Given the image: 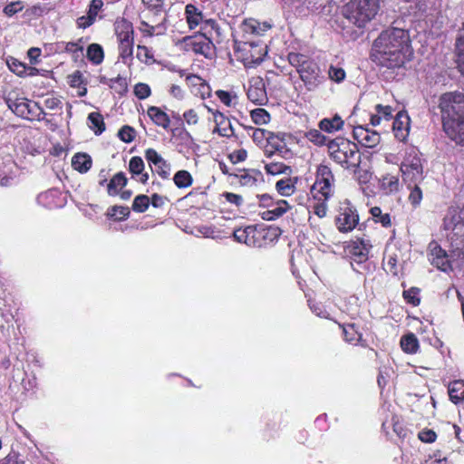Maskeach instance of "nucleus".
Returning <instances> with one entry per match:
<instances>
[{
	"label": "nucleus",
	"instance_id": "nucleus-47",
	"mask_svg": "<svg viewBox=\"0 0 464 464\" xmlns=\"http://www.w3.org/2000/svg\"><path fill=\"white\" fill-rule=\"evenodd\" d=\"M345 340L351 343H357L362 337L354 324H347L343 326Z\"/></svg>",
	"mask_w": 464,
	"mask_h": 464
},
{
	"label": "nucleus",
	"instance_id": "nucleus-55",
	"mask_svg": "<svg viewBox=\"0 0 464 464\" xmlns=\"http://www.w3.org/2000/svg\"><path fill=\"white\" fill-rule=\"evenodd\" d=\"M136 56L141 63H151L154 61L150 50L143 45H138Z\"/></svg>",
	"mask_w": 464,
	"mask_h": 464
},
{
	"label": "nucleus",
	"instance_id": "nucleus-15",
	"mask_svg": "<svg viewBox=\"0 0 464 464\" xmlns=\"http://www.w3.org/2000/svg\"><path fill=\"white\" fill-rule=\"evenodd\" d=\"M271 197L268 195H262L260 202L263 206L269 208L266 211H264L262 218L265 220H274L281 217L288 209V204L285 200H279L276 204L270 203Z\"/></svg>",
	"mask_w": 464,
	"mask_h": 464
},
{
	"label": "nucleus",
	"instance_id": "nucleus-56",
	"mask_svg": "<svg viewBox=\"0 0 464 464\" xmlns=\"http://www.w3.org/2000/svg\"><path fill=\"white\" fill-rule=\"evenodd\" d=\"M134 94L140 100H144L150 96L151 90L147 83L139 82L134 86Z\"/></svg>",
	"mask_w": 464,
	"mask_h": 464
},
{
	"label": "nucleus",
	"instance_id": "nucleus-35",
	"mask_svg": "<svg viewBox=\"0 0 464 464\" xmlns=\"http://www.w3.org/2000/svg\"><path fill=\"white\" fill-rule=\"evenodd\" d=\"M86 56L93 64H101L104 59V52L102 45L98 44H90L87 48Z\"/></svg>",
	"mask_w": 464,
	"mask_h": 464
},
{
	"label": "nucleus",
	"instance_id": "nucleus-34",
	"mask_svg": "<svg viewBox=\"0 0 464 464\" xmlns=\"http://www.w3.org/2000/svg\"><path fill=\"white\" fill-rule=\"evenodd\" d=\"M87 120L90 129L92 130L96 135H100L105 130V123L101 113L96 111L91 112Z\"/></svg>",
	"mask_w": 464,
	"mask_h": 464
},
{
	"label": "nucleus",
	"instance_id": "nucleus-7",
	"mask_svg": "<svg viewBox=\"0 0 464 464\" xmlns=\"http://www.w3.org/2000/svg\"><path fill=\"white\" fill-rule=\"evenodd\" d=\"M334 175L326 165H319L316 170V179L311 193L315 200L327 201L334 193Z\"/></svg>",
	"mask_w": 464,
	"mask_h": 464
},
{
	"label": "nucleus",
	"instance_id": "nucleus-33",
	"mask_svg": "<svg viewBox=\"0 0 464 464\" xmlns=\"http://www.w3.org/2000/svg\"><path fill=\"white\" fill-rule=\"evenodd\" d=\"M343 121L338 115H335L332 119H328V118L323 119L319 122L320 130L323 131L328 132V133H333L334 131H337V130H341L343 128Z\"/></svg>",
	"mask_w": 464,
	"mask_h": 464
},
{
	"label": "nucleus",
	"instance_id": "nucleus-58",
	"mask_svg": "<svg viewBox=\"0 0 464 464\" xmlns=\"http://www.w3.org/2000/svg\"><path fill=\"white\" fill-rule=\"evenodd\" d=\"M118 136L123 142L130 143L135 138V130L132 127L125 125L119 130Z\"/></svg>",
	"mask_w": 464,
	"mask_h": 464
},
{
	"label": "nucleus",
	"instance_id": "nucleus-2",
	"mask_svg": "<svg viewBox=\"0 0 464 464\" xmlns=\"http://www.w3.org/2000/svg\"><path fill=\"white\" fill-rule=\"evenodd\" d=\"M443 129L455 142L464 144V94L446 92L440 98Z\"/></svg>",
	"mask_w": 464,
	"mask_h": 464
},
{
	"label": "nucleus",
	"instance_id": "nucleus-22",
	"mask_svg": "<svg viewBox=\"0 0 464 464\" xmlns=\"http://www.w3.org/2000/svg\"><path fill=\"white\" fill-rule=\"evenodd\" d=\"M372 246L368 239H357L351 245V256L353 262L362 264L368 259Z\"/></svg>",
	"mask_w": 464,
	"mask_h": 464
},
{
	"label": "nucleus",
	"instance_id": "nucleus-53",
	"mask_svg": "<svg viewBox=\"0 0 464 464\" xmlns=\"http://www.w3.org/2000/svg\"><path fill=\"white\" fill-rule=\"evenodd\" d=\"M108 215L115 219L121 220L129 217L130 209L127 207L114 206L109 210Z\"/></svg>",
	"mask_w": 464,
	"mask_h": 464
},
{
	"label": "nucleus",
	"instance_id": "nucleus-24",
	"mask_svg": "<svg viewBox=\"0 0 464 464\" xmlns=\"http://www.w3.org/2000/svg\"><path fill=\"white\" fill-rule=\"evenodd\" d=\"M246 94L248 100L256 104L262 105L266 101V93L261 80H256L250 83Z\"/></svg>",
	"mask_w": 464,
	"mask_h": 464
},
{
	"label": "nucleus",
	"instance_id": "nucleus-30",
	"mask_svg": "<svg viewBox=\"0 0 464 464\" xmlns=\"http://www.w3.org/2000/svg\"><path fill=\"white\" fill-rule=\"evenodd\" d=\"M92 164L90 155L87 153H76L72 159V168L80 173L87 172Z\"/></svg>",
	"mask_w": 464,
	"mask_h": 464
},
{
	"label": "nucleus",
	"instance_id": "nucleus-44",
	"mask_svg": "<svg viewBox=\"0 0 464 464\" xmlns=\"http://www.w3.org/2000/svg\"><path fill=\"white\" fill-rule=\"evenodd\" d=\"M216 95L227 107H235L238 102V97L234 92L218 90Z\"/></svg>",
	"mask_w": 464,
	"mask_h": 464
},
{
	"label": "nucleus",
	"instance_id": "nucleus-43",
	"mask_svg": "<svg viewBox=\"0 0 464 464\" xmlns=\"http://www.w3.org/2000/svg\"><path fill=\"white\" fill-rule=\"evenodd\" d=\"M370 213L375 222L381 223L384 227H391L392 220L389 213H382L379 207L372 208Z\"/></svg>",
	"mask_w": 464,
	"mask_h": 464
},
{
	"label": "nucleus",
	"instance_id": "nucleus-3",
	"mask_svg": "<svg viewBox=\"0 0 464 464\" xmlns=\"http://www.w3.org/2000/svg\"><path fill=\"white\" fill-rule=\"evenodd\" d=\"M331 159L345 169H355L361 163L357 145L349 140L336 138L328 143Z\"/></svg>",
	"mask_w": 464,
	"mask_h": 464
},
{
	"label": "nucleus",
	"instance_id": "nucleus-32",
	"mask_svg": "<svg viewBox=\"0 0 464 464\" xmlns=\"http://www.w3.org/2000/svg\"><path fill=\"white\" fill-rule=\"evenodd\" d=\"M449 396L450 401L457 404L464 400V382L454 381L449 385Z\"/></svg>",
	"mask_w": 464,
	"mask_h": 464
},
{
	"label": "nucleus",
	"instance_id": "nucleus-59",
	"mask_svg": "<svg viewBox=\"0 0 464 464\" xmlns=\"http://www.w3.org/2000/svg\"><path fill=\"white\" fill-rule=\"evenodd\" d=\"M109 85L111 88H114L118 93H123L127 91V81L121 76L111 79Z\"/></svg>",
	"mask_w": 464,
	"mask_h": 464
},
{
	"label": "nucleus",
	"instance_id": "nucleus-17",
	"mask_svg": "<svg viewBox=\"0 0 464 464\" xmlns=\"http://www.w3.org/2000/svg\"><path fill=\"white\" fill-rule=\"evenodd\" d=\"M430 260L438 269L448 272L451 270V265L449 256L437 242H431L429 245Z\"/></svg>",
	"mask_w": 464,
	"mask_h": 464
},
{
	"label": "nucleus",
	"instance_id": "nucleus-63",
	"mask_svg": "<svg viewBox=\"0 0 464 464\" xmlns=\"http://www.w3.org/2000/svg\"><path fill=\"white\" fill-rule=\"evenodd\" d=\"M328 73L330 79L335 82H341L345 78V72L340 67L330 66Z\"/></svg>",
	"mask_w": 464,
	"mask_h": 464
},
{
	"label": "nucleus",
	"instance_id": "nucleus-48",
	"mask_svg": "<svg viewBox=\"0 0 464 464\" xmlns=\"http://www.w3.org/2000/svg\"><path fill=\"white\" fill-rule=\"evenodd\" d=\"M266 173L271 175H278L282 173H290L291 168L282 162H270L265 165Z\"/></svg>",
	"mask_w": 464,
	"mask_h": 464
},
{
	"label": "nucleus",
	"instance_id": "nucleus-1",
	"mask_svg": "<svg viewBox=\"0 0 464 464\" xmlns=\"http://www.w3.org/2000/svg\"><path fill=\"white\" fill-rule=\"evenodd\" d=\"M412 55L409 34L400 28L383 31L374 41L372 57L374 62L387 68H399Z\"/></svg>",
	"mask_w": 464,
	"mask_h": 464
},
{
	"label": "nucleus",
	"instance_id": "nucleus-10",
	"mask_svg": "<svg viewBox=\"0 0 464 464\" xmlns=\"http://www.w3.org/2000/svg\"><path fill=\"white\" fill-rule=\"evenodd\" d=\"M185 16L188 26L190 30L199 27L201 32L210 34V31H217L218 24L213 19H206L199 8L192 4H188L185 7Z\"/></svg>",
	"mask_w": 464,
	"mask_h": 464
},
{
	"label": "nucleus",
	"instance_id": "nucleus-20",
	"mask_svg": "<svg viewBox=\"0 0 464 464\" xmlns=\"http://www.w3.org/2000/svg\"><path fill=\"white\" fill-rule=\"evenodd\" d=\"M411 120L407 112L399 111L394 119L392 129L394 135L400 141H404L410 133Z\"/></svg>",
	"mask_w": 464,
	"mask_h": 464
},
{
	"label": "nucleus",
	"instance_id": "nucleus-4",
	"mask_svg": "<svg viewBox=\"0 0 464 464\" xmlns=\"http://www.w3.org/2000/svg\"><path fill=\"white\" fill-rule=\"evenodd\" d=\"M378 10L379 0H350L343 7V14L358 27H363Z\"/></svg>",
	"mask_w": 464,
	"mask_h": 464
},
{
	"label": "nucleus",
	"instance_id": "nucleus-42",
	"mask_svg": "<svg viewBox=\"0 0 464 464\" xmlns=\"http://www.w3.org/2000/svg\"><path fill=\"white\" fill-rule=\"evenodd\" d=\"M288 61L292 66L296 68L298 72L299 69L306 67L312 62L306 55L298 53H289Z\"/></svg>",
	"mask_w": 464,
	"mask_h": 464
},
{
	"label": "nucleus",
	"instance_id": "nucleus-5",
	"mask_svg": "<svg viewBox=\"0 0 464 464\" xmlns=\"http://www.w3.org/2000/svg\"><path fill=\"white\" fill-rule=\"evenodd\" d=\"M400 171L405 183H420L424 179L423 162L421 154L415 147L408 148L405 150L403 159L400 166Z\"/></svg>",
	"mask_w": 464,
	"mask_h": 464
},
{
	"label": "nucleus",
	"instance_id": "nucleus-61",
	"mask_svg": "<svg viewBox=\"0 0 464 464\" xmlns=\"http://www.w3.org/2000/svg\"><path fill=\"white\" fill-rule=\"evenodd\" d=\"M350 170L354 173L356 179L360 183L365 184L369 182L372 178V173L367 169L360 168V165L355 169H350Z\"/></svg>",
	"mask_w": 464,
	"mask_h": 464
},
{
	"label": "nucleus",
	"instance_id": "nucleus-27",
	"mask_svg": "<svg viewBox=\"0 0 464 464\" xmlns=\"http://www.w3.org/2000/svg\"><path fill=\"white\" fill-rule=\"evenodd\" d=\"M114 30L118 41L133 39L132 24L123 18L116 20L114 24Z\"/></svg>",
	"mask_w": 464,
	"mask_h": 464
},
{
	"label": "nucleus",
	"instance_id": "nucleus-25",
	"mask_svg": "<svg viewBox=\"0 0 464 464\" xmlns=\"http://www.w3.org/2000/svg\"><path fill=\"white\" fill-rule=\"evenodd\" d=\"M379 188L385 195L397 193L401 188L398 176L385 174L379 179Z\"/></svg>",
	"mask_w": 464,
	"mask_h": 464
},
{
	"label": "nucleus",
	"instance_id": "nucleus-57",
	"mask_svg": "<svg viewBox=\"0 0 464 464\" xmlns=\"http://www.w3.org/2000/svg\"><path fill=\"white\" fill-rule=\"evenodd\" d=\"M305 136L308 140L314 143L315 145H323L326 141L325 136L323 135L319 130H310L306 132Z\"/></svg>",
	"mask_w": 464,
	"mask_h": 464
},
{
	"label": "nucleus",
	"instance_id": "nucleus-36",
	"mask_svg": "<svg viewBox=\"0 0 464 464\" xmlns=\"http://www.w3.org/2000/svg\"><path fill=\"white\" fill-rule=\"evenodd\" d=\"M119 52L124 63H129L132 60L134 39L118 41Z\"/></svg>",
	"mask_w": 464,
	"mask_h": 464
},
{
	"label": "nucleus",
	"instance_id": "nucleus-16",
	"mask_svg": "<svg viewBox=\"0 0 464 464\" xmlns=\"http://www.w3.org/2000/svg\"><path fill=\"white\" fill-rule=\"evenodd\" d=\"M8 108L16 115L23 118H29L33 111V107L36 106L25 98H14L9 93L5 98Z\"/></svg>",
	"mask_w": 464,
	"mask_h": 464
},
{
	"label": "nucleus",
	"instance_id": "nucleus-46",
	"mask_svg": "<svg viewBox=\"0 0 464 464\" xmlns=\"http://www.w3.org/2000/svg\"><path fill=\"white\" fill-rule=\"evenodd\" d=\"M150 198L147 195H138L132 203V210L137 213L145 212L150 206Z\"/></svg>",
	"mask_w": 464,
	"mask_h": 464
},
{
	"label": "nucleus",
	"instance_id": "nucleus-64",
	"mask_svg": "<svg viewBox=\"0 0 464 464\" xmlns=\"http://www.w3.org/2000/svg\"><path fill=\"white\" fill-rule=\"evenodd\" d=\"M24 5L22 2H12L4 8V14L7 16H13L16 13L22 11Z\"/></svg>",
	"mask_w": 464,
	"mask_h": 464
},
{
	"label": "nucleus",
	"instance_id": "nucleus-6",
	"mask_svg": "<svg viewBox=\"0 0 464 464\" xmlns=\"http://www.w3.org/2000/svg\"><path fill=\"white\" fill-rule=\"evenodd\" d=\"M266 45L260 40H236L235 53L246 66L260 63L266 56Z\"/></svg>",
	"mask_w": 464,
	"mask_h": 464
},
{
	"label": "nucleus",
	"instance_id": "nucleus-26",
	"mask_svg": "<svg viewBox=\"0 0 464 464\" xmlns=\"http://www.w3.org/2000/svg\"><path fill=\"white\" fill-rule=\"evenodd\" d=\"M129 169L132 174L133 178H136L138 181L145 184L149 179V174L144 173V162L140 157H132L129 163Z\"/></svg>",
	"mask_w": 464,
	"mask_h": 464
},
{
	"label": "nucleus",
	"instance_id": "nucleus-39",
	"mask_svg": "<svg viewBox=\"0 0 464 464\" xmlns=\"http://www.w3.org/2000/svg\"><path fill=\"white\" fill-rule=\"evenodd\" d=\"M127 184V179L122 172H119L113 176L108 184V193L110 195L118 194L119 190L124 188Z\"/></svg>",
	"mask_w": 464,
	"mask_h": 464
},
{
	"label": "nucleus",
	"instance_id": "nucleus-21",
	"mask_svg": "<svg viewBox=\"0 0 464 464\" xmlns=\"http://www.w3.org/2000/svg\"><path fill=\"white\" fill-rule=\"evenodd\" d=\"M37 202L48 208H61L65 204V198L58 189H49L38 195Z\"/></svg>",
	"mask_w": 464,
	"mask_h": 464
},
{
	"label": "nucleus",
	"instance_id": "nucleus-12",
	"mask_svg": "<svg viewBox=\"0 0 464 464\" xmlns=\"http://www.w3.org/2000/svg\"><path fill=\"white\" fill-rule=\"evenodd\" d=\"M272 24L268 22H259L254 18L245 19L239 26L242 34V40H254L255 37H260L266 32L270 30Z\"/></svg>",
	"mask_w": 464,
	"mask_h": 464
},
{
	"label": "nucleus",
	"instance_id": "nucleus-28",
	"mask_svg": "<svg viewBox=\"0 0 464 464\" xmlns=\"http://www.w3.org/2000/svg\"><path fill=\"white\" fill-rule=\"evenodd\" d=\"M147 114L156 125L162 127L163 129H168L169 127L170 119L160 108L150 106L148 108Z\"/></svg>",
	"mask_w": 464,
	"mask_h": 464
},
{
	"label": "nucleus",
	"instance_id": "nucleus-11",
	"mask_svg": "<svg viewBox=\"0 0 464 464\" xmlns=\"http://www.w3.org/2000/svg\"><path fill=\"white\" fill-rule=\"evenodd\" d=\"M211 34L212 31H210V34H206V31H204L198 35L184 37L183 43L186 50L208 56L211 51Z\"/></svg>",
	"mask_w": 464,
	"mask_h": 464
},
{
	"label": "nucleus",
	"instance_id": "nucleus-41",
	"mask_svg": "<svg viewBox=\"0 0 464 464\" xmlns=\"http://www.w3.org/2000/svg\"><path fill=\"white\" fill-rule=\"evenodd\" d=\"M295 182L292 179H282L276 184V190L282 196H291L295 190Z\"/></svg>",
	"mask_w": 464,
	"mask_h": 464
},
{
	"label": "nucleus",
	"instance_id": "nucleus-52",
	"mask_svg": "<svg viewBox=\"0 0 464 464\" xmlns=\"http://www.w3.org/2000/svg\"><path fill=\"white\" fill-rule=\"evenodd\" d=\"M9 69L18 76L24 77L26 74V65L16 59H10L7 61Z\"/></svg>",
	"mask_w": 464,
	"mask_h": 464
},
{
	"label": "nucleus",
	"instance_id": "nucleus-51",
	"mask_svg": "<svg viewBox=\"0 0 464 464\" xmlns=\"http://www.w3.org/2000/svg\"><path fill=\"white\" fill-rule=\"evenodd\" d=\"M269 137H271V131L265 129L258 128L253 130L252 139L258 146H265Z\"/></svg>",
	"mask_w": 464,
	"mask_h": 464
},
{
	"label": "nucleus",
	"instance_id": "nucleus-50",
	"mask_svg": "<svg viewBox=\"0 0 464 464\" xmlns=\"http://www.w3.org/2000/svg\"><path fill=\"white\" fill-rule=\"evenodd\" d=\"M69 83L72 87H77L80 88L79 95L83 96L87 92V89L83 86L82 87L83 83V77L81 72L76 71L72 74L69 76Z\"/></svg>",
	"mask_w": 464,
	"mask_h": 464
},
{
	"label": "nucleus",
	"instance_id": "nucleus-62",
	"mask_svg": "<svg viewBox=\"0 0 464 464\" xmlns=\"http://www.w3.org/2000/svg\"><path fill=\"white\" fill-rule=\"evenodd\" d=\"M418 184L419 183L411 184L413 188L409 195V200L413 206H418L422 199V191Z\"/></svg>",
	"mask_w": 464,
	"mask_h": 464
},
{
	"label": "nucleus",
	"instance_id": "nucleus-45",
	"mask_svg": "<svg viewBox=\"0 0 464 464\" xmlns=\"http://www.w3.org/2000/svg\"><path fill=\"white\" fill-rule=\"evenodd\" d=\"M250 117L256 125L267 124L271 120L270 114L263 108L252 110Z\"/></svg>",
	"mask_w": 464,
	"mask_h": 464
},
{
	"label": "nucleus",
	"instance_id": "nucleus-40",
	"mask_svg": "<svg viewBox=\"0 0 464 464\" xmlns=\"http://www.w3.org/2000/svg\"><path fill=\"white\" fill-rule=\"evenodd\" d=\"M174 184L179 188H188L192 185L193 178L187 170H179L173 177Z\"/></svg>",
	"mask_w": 464,
	"mask_h": 464
},
{
	"label": "nucleus",
	"instance_id": "nucleus-29",
	"mask_svg": "<svg viewBox=\"0 0 464 464\" xmlns=\"http://www.w3.org/2000/svg\"><path fill=\"white\" fill-rule=\"evenodd\" d=\"M392 118V109L391 106L376 105L375 113L371 116V124L378 126L382 121H390Z\"/></svg>",
	"mask_w": 464,
	"mask_h": 464
},
{
	"label": "nucleus",
	"instance_id": "nucleus-13",
	"mask_svg": "<svg viewBox=\"0 0 464 464\" xmlns=\"http://www.w3.org/2000/svg\"><path fill=\"white\" fill-rule=\"evenodd\" d=\"M299 75L308 91L316 90L324 82L319 66L313 61L306 67L299 69Z\"/></svg>",
	"mask_w": 464,
	"mask_h": 464
},
{
	"label": "nucleus",
	"instance_id": "nucleus-54",
	"mask_svg": "<svg viewBox=\"0 0 464 464\" xmlns=\"http://www.w3.org/2000/svg\"><path fill=\"white\" fill-rule=\"evenodd\" d=\"M165 29H166V27L162 23L159 24L157 25H150L145 22H143L141 24V28H140V30L144 34H147L148 35H150V36L154 35V34H161L164 33Z\"/></svg>",
	"mask_w": 464,
	"mask_h": 464
},
{
	"label": "nucleus",
	"instance_id": "nucleus-37",
	"mask_svg": "<svg viewBox=\"0 0 464 464\" xmlns=\"http://www.w3.org/2000/svg\"><path fill=\"white\" fill-rule=\"evenodd\" d=\"M384 269L387 273L398 276L401 270V265L396 254L387 253L383 262Z\"/></svg>",
	"mask_w": 464,
	"mask_h": 464
},
{
	"label": "nucleus",
	"instance_id": "nucleus-19",
	"mask_svg": "<svg viewBox=\"0 0 464 464\" xmlns=\"http://www.w3.org/2000/svg\"><path fill=\"white\" fill-rule=\"evenodd\" d=\"M208 111L212 113L213 121L215 122L214 133H218L222 137H231L234 135V129L231 125L230 121L220 111H213L209 107H207Z\"/></svg>",
	"mask_w": 464,
	"mask_h": 464
},
{
	"label": "nucleus",
	"instance_id": "nucleus-60",
	"mask_svg": "<svg viewBox=\"0 0 464 464\" xmlns=\"http://www.w3.org/2000/svg\"><path fill=\"white\" fill-rule=\"evenodd\" d=\"M266 144L270 145L272 148L275 149L276 151H278L280 153L283 152L285 147L283 139L279 135L275 134L273 132H271V137H269Z\"/></svg>",
	"mask_w": 464,
	"mask_h": 464
},
{
	"label": "nucleus",
	"instance_id": "nucleus-8",
	"mask_svg": "<svg viewBox=\"0 0 464 464\" xmlns=\"http://www.w3.org/2000/svg\"><path fill=\"white\" fill-rule=\"evenodd\" d=\"M275 229H258L256 227H246L245 228H237L234 231L233 236L238 243L246 244L248 246L260 247L267 237L276 236Z\"/></svg>",
	"mask_w": 464,
	"mask_h": 464
},
{
	"label": "nucleus",
	"instance_id": "nucleus-49",
	"mask_svg": "<svg viewBox=\"0 0 464 464\" xmlns=\"http://www.w3.org/2000/svg\"><path fill=\"white\" fill-rule=\"evenodd\" d=\"M256 176H257L256 173H253V172H249V171H242L239 174L236 175L237 179H238V183L241 186H245V187L255 186L257 181Z\"/></svg>",
	"mask_w": 464,
	"mask_h": 464
},
{
	"label": "nucleus",
	"instance_id": "nucleus-23",
	"mask_svg": "<svg viewBox=\"0 0 464 464\" xmlns=\"http://www.w3.org/2000/svg\"><path fill=\"white\" fill-rule=\"evenodd\" d=\"M442 226L446 231H455L462 228L463 218L460 211L457 208H450L443 219Z\"/></svg>",
	"mask_w": 464,
	"mask_h": 464
},
{
	"label": "nucleus",
	"instance_id": "nucleus-31",
	"mask_svg": "<svg viewBox=\"0 0 464 464\" xmlns=\"http://www.w3.org/2000/svg\"><path fill=\"white\" fill-rule=\"evenodd\" d=\"M456 57L458 69L464 76V24L456 41Z\"/></svg>",
	"mask_w": 464,
	"mask_h": 464
},
{
	"label": "nucleus",
	"instance_id": "nucleus-38",
	"mask_svg": "<svg viewBox=\"0 0 464 464\" xmlns=\"http://www.w3.org/2000/svg\"><path fill=\"white\" fill-rule=\"evenodd\" d=\"M401 349L408 353H415L419 349V341L413 334H408L401 339Z\"/></svg>",
	"mask_w": 464,
	"mask_h": 464
},
{
	"label": "nucleus",
	"instance_id": "nucleus-14",
	"mask_svg": "<svg viewBox=\"0 0 464 464\" xmlns=\"http://www.w3.org/2000/svg\"><path fill=\"white\" fill-rule=\"evenodd\" d=\"M145 159L162 179H168L170 175V164L168 163L154 149L145 150Z\"/></svg>",
	"mask_w": 464,
	"mask_h": 464
},
{
	"label": "nucleus",
	"instance_id": "nucleus-18",
	"mask_svg": "<svg viewBox=\"0 0 464 464\" xmlns=\"http://www.w3.org/2000/svg\"><path fill=\"white\" fill-rule=\"evenodd\" d=\"M353 138L366 148H374L381 140V136L377 131L363 126H357L353 129Z\"/></svg>",
	"mask_w": 464,
	"mask_h": 464
},
{
	"label": "nucleus",
	"instance_id": "nucleus-9",
	"mask_svg": "<svg viewBox=\"0 0 464 464\" xmlns=\"http://www.w3.org/2000/svg\"><path fill=\"white\" fill-rule=\"evenodd\" d=\"M334 221L337 229L342 233L353 230L359 223L357 209L349 200H343L339 205Z\"/></svg>",
	"mask_w": 464,
	"mask_h": 464
}]
</instances>
